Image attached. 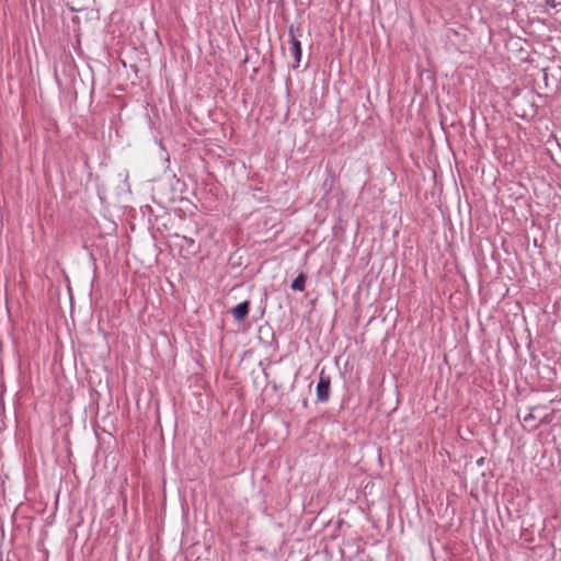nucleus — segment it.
Returning <instances> with one entry per match:
<instances>
[{
  "label": "nucleus",
  "mask_w": 561,
  "mask_h": 561,
  "mask_svg": "<svg viewBox=\"0 0 561 561\" xmlns=\"http://www.w3.org/2000/svg\"><path fill=\"white\" fill-rule=\"evenodd\" d=\"M330 378L320 376V380L317 386V398L321 402H325L329 400L330 396Z\"/></svg>",
  "instance_id": "f257e3e1"
},
{
  "label": "nucleus",
  "mask_w": 561,
  "mask_h": 561,
  "mask_svg": "<svg viewBox=\"0 0 561 561\" xmlns=\"http://www.w3.org/2000/svg\"><path fill=\"white\" fill-rule=\"evenodd\" d=\"M289 36H290V53L293 54V56L298 65L301 59V45H300V42L294 35L293 28H290Z\"/></svg>",
  "instance_id": "f03ea898"
},
{
  "label": "nucleus",
  "mask_w": 561,
  "mask_h": 561,
  "mask_svg": "<svg viewBox=\"0 0 561 561\" xmlns=\"http://www.w3.org/2000/svg\"><path fill=\"white\" fill-rule=\"evenodd\" d=\"M231 313L237 321H243L249 313V301H243L237 305L232 308Z\"/></svg>",
  "instance_id": "7ed1b4c3"
},
{
  "label": "nucleus",
  "mask_w": 561,
  "mask_h": 561,
  "mask_svg": "<svg viewBox=\"0 0 561 561\" xmlns=\"http://www.w3.org/2000/svg\"><path fill=\"white\" fill-rule=\"evenodd\" d=\"M307 275L305 273H300L290 285V288L296 291H304L306 288Z\"/></svg>",
  "instance_id": "20e7f679"
},
{
  "label": "nucleus",
  "mask_w": 561,
  "mask_h": 561,
  "mask_svg": "<svg viewBox=\"0 0 561 561\" xmlns=\"http://www.w3.org/2000/svg\"><path fill=\"white\" fill-rule=\"evenodd\" d=\"M539 410V407L533 408L530 412L524 416L523 422L525 426L536 427V425L533 424V421L537 417L536 412H538Z\"/></svg>",
  "instance_id": "39448f33"
},
{
  "label": "nucleus",
  "mask_w": 561,
  "mask_h": 561,
  "mask_svg": "<svg viewBox=\"0 0 561 561\" xmlns=\"http://www.w3.org/2000/svg\"><path fill=\"white\" fill-rule=\"evenodd\" d=\"M183 238H184V240H185L187 243H190V244H193V243H194L193 239H188L187 237H183Z\"/></svg>",
  "instance_id": "423d86ee"
}]
</instances>
